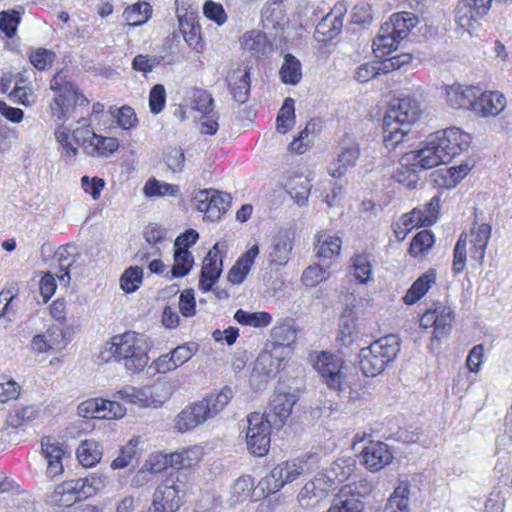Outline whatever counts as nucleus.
Instances as JSON below:
<instances>
[{"label": "nucleus", "mask_w": 512, "mask_h": 512, "mask_svg": "<svg viewBox=\"0 0 512 512\" xmlns=\"http://www.w3.org/2000/svg\"><path fill=\"white\" fill-rule=\"evenodd\" d=\"M471 137L459 128L451 127L430 134L424 146L405 156L406 162L421 169H431L449 163L455 156L467 150Z\"/></svg>", "instance_id": "obj_1"}, {"label": "nucleus", "mask_w": 512, "mask_h": 512, "mask_svg": "<svg viewBox=\"0 0 512 512\" xmlns=\"http://www.w3.org/2000/svg\"><path fill=\"white\" fill-rule=\"evenodd\" d=\"M419 102L413 97L394 99L383 118V142L387 149H395L420 116Z\"/></svg>", "instance_id": "obj_2"}, {"label": "nucleus", "mask_w": 512, "mask_h": 512, "mask_svg": "<svg viewBox=\"0 0 512 512\" xmlns=\"http://www.w3.org/2000/svg\"><path fill=\"white\" fill-rule=\"evenodd\" d=\"M400 351L399 338L395 335L382 337L369 347L362 348L359 354L360 369L367 377L382 373L392 363Z\"/></svg>", "instance_id": "obj_3"}, {"label": "nucleus", "mask_w": 512, "mask_h": 512, "mask_svg": "<svg viewBox=\"0 0 512 512\" xmlns=\"http://www.w3.org/2000/svg\"><path fill=\"white\" fill-rule=\"evenodd\" d=\"M417 24L418 18L410 12L393 14L389 21L381 26L380 33L373 41L374 52L384 55L396 50Z\"/></svg>", "instance_id": "obj_4"}, {"label": "nucleus", "mask_w": 512, "mask_h": 512, "mask_svg": "<svg viewBox=\"0 0 512 512\" xmlns=\"http://www.w3.org/2000/svg\"><path fill=\"white\" fill-rule=\"evenodd\" d=\"M50 88L57 91V95L50 103L51 115L55 121H64L71 117L78 108H86L89 100L71 82H62L59 74L50 82Z\"/></svg>", "instance_id": "obj_5"}, {"label": "nucleus", "mask_w": 512, "mask_h": 512, "mask_svg": "<svg viewBox=\"0 0 512 512\" xmlns=\"http://www.w3.org/2000/svg\"><path fill=\"white\" fill-rule=\"evenodd\" d=\"M95 132L90 128V120L81 116L77 120V127H68L63 123L57 124L54 135L57 143L62 147L63 160L72 164L79 153L76 145L82 147L85 153V145L89 144Z\"/></svg>", "instance_id": "obj_6"}, {"label": "nucleus", "mask_w": 512, "mask_h": 512, "mask_svg": "<svg viewBox=\"0 0 512 512\" xmlns=\"http://www.w3.org/2000/svg\"><path fill=\"white\" fill-rule=\"evenodd\" d=\"M246 441L248 450L256 456H264L270 447L271 421L257 412L247 417Z\"/></svg>", "instance_id": "obj_7"}, {"label": "nucleus", "mask_w": 512, "mask_h": 512, "mask_svg": "<svg viewBox=\"0 0 512 512\" xmlns=\"http://www.w3.org/2000/svg\"><path fill=\"white\" fill-rule=\"evenodd\" d=\"M306 470V462L288 460L276 465L259 483L267 493H276L286 484L296 480Z\"/></svg>", "instance_id": "obj_8"}, {"label": "nucleus", "mask_w": 512, "mask_h": 512, "mask_svg": "<svg viewBox=\"0 0 512 512\" xmlns=\"http://www.w3.org/2000/svg\"><path fill=\"white\" fill-rule=\"evenodd\" d=\"M314 368L325 380L327 386L339 394L350 387L347 375L343 371L342 361L327 352L319 354L314 362Z\"/></svg>", "instance_id": "obj_9"}, {"label": "nucleus", "mask_w": 512, "mask_h": 512, "mask_svg": "<svg viewBox=\"0 0 512 512\" xmlns=\"http://www.w3.org/2000/svg\"><path fill=\"white\" fill-rule=\"evenodd\" d=\"M361 155L360 143L351 134H345L339 142L336 159L331 163L329 174L333 178H341L356 166Z\"/></svg>", "instance_id": "obj_10"}, {"label": "nucleus", "mask_w": 512, "mask_h": 512, "mask_svg": "<svg viewBox=\"0 0 512 512\" xmlns=\"http://www.w3.org/2000/svg\"><path fill=\"white\" fill-rule=\"evenodd\" d=\"M178 477L171 474L154 492L153 506L158 512H176L182 502V485Z\"/></svg>", "instance_id": "obj_11"}, {"label": "nucleus", "mask_w": 512, "mask_h": 512, "mask_svg": "<svg viewBox=\"0 0 512 512\" xmlns=\"http://www.w3.org/2000/svg\"><path fill=\"white\" fill-rule=\"evenodd\" d=\"M294 246L293 233L288 229L279 230L271 239L267 259L271 267H284L290 261Z\"/></svg>", "instance_id": "obj_12"}, {"label": "nucleus", "mask_w": 512, "mask_h": 512, "mask_svg": "<svg viewBox=\"0 0 512 512\" xmlns=\"http://www.w3.org/2000/svg\"><path fill=\"white\" fill-rule=\"evenodd\" d=\"M330 480L321 478L317 473L313 480L308 481L298 494V502L304 509H315L327 498L331 489Z\"/></svg>", "instance_id": "obj_13"}, {"label": "nucleus", "mask_w": 512, "mask_h": 512, "mask_svg": "<svg viewBox=\"0 0 512 512\" xmlns=\"http://www.w3.org/2000/svg\"><path fill=\"white\" fill-rule=\"evenodd\" d=\"M287 357L281 346H273L270 350L265 349L257 357L253 371L261 376L275 377L286 365Z\"/></svg>", "instance_id": "obj_14"}, {"label": "nucleus", "mask_w": 512, "mask_h": 512, "mask_svg": "<svg viewBox=\"0 0 512 512\" xmlns=\"http://www.w3.org/2000/svg\"><path fill=\"white\" fill-rule=\"evenodd\" d=\"M221 244L216 243L203 260L201 269V277L199 280V288L203 292L211 290L216 280L220 277L222 272V258L220 255Z\"/></svg>", "instance_id": "obj_15"}, {"label": "nucleus", "mask_w": 512, "mask_h": 512, "mask_svg": "<svg viewBox=\"0 0 512 512\" xmlns=\"http://www.w3.org/2000/svg\"><path fill=\"white\" fill-rule=\"evenodd\" d=\"M169 396L170 392L165 388V385L157 383L153 386L133 388L130 392V404L156 408L161 406Z\"/></svg>", "instance_id": "obj_16"}, {"label": "nucleus", "mask_w": 512, "mask_h": 512, "mask_svg": "<svg viewBox=\"0 0 512 512\" xmlns=\"http://www.w3.org/2000/svg\"><path fill=\"white\" fill-rule=\"evenodd\" d=\"M342 240L336 234L328 231H319L315 235V251L319 262L329 264L334 262L340 255Z\"/></svg>", "instance_id": "obj_17"}, {"label": "nucleus", "mask_w": 512, "mask_h": 512, "mask_svg": "<svg viewBox=\"0 0 512 512\" xmlns=\"http://www.w3.org/2000/svg\"><path fill=\"white\" fill-rule=\"evenodd\" d=\"M297 402V396L294 393L286 390H276L271 397L268 413L265 415L269 417L274 416L275 425H283L290 417L292 408Z\"/></svg>", "instance_id": "obj_18"}, {"label": "nucleus", "mask_w": 512, "mask_h": 512, "mask_svg": "<svg viewBox=\"0 0 512 512\" xmlns=\"http://www.w3.org/2000/svg\"><path fill=\"white\" fill-rule=\"evenodd\" d=\"M128 332L115 335L100 350L97 356V364L109 363L111 361L124 362L128 366Z\"/></svg>", "instance_id": "obj_19"}, {"label": "nucleus", "mask_w": 512, "mask_h": 512, "mask_svg": "<svg viewBox=\"0 0 512 512\" xmlns=\"http://www.w3.org/2000/svg\"><path fill=\"white\" fill-rule=\"evenodd\" d=\"M444 90L448 106L453 109H470L473 111V104L479 94L478 87L453 84L446 86Z\"/></svg>", "instance_id": "obj_20"}, {"label": "nucleus", "mask_w": 512, "mask_h": 512, "mask_svg": "<svg viewBox=\"0 0 512 512\" xmlns=\"http://www.w3.org/2000/svg\"><path fill=\"white\" fill-rule=\"evenodd\" d=\"M492 228L487 223H475L467 234L470 243V258L479 265L484 263L486 248L491 237Z\"/></svg>", "instance_id": "obj_21"}, {"label": "nucleus", "mask_w": 512, "mask_h": 512, "mask_svg": "<svg viewBox=\"0 0 512 512\" xmlns=\"http://www.w3.org/2000/svg\"><path fill=\"white\" fill-rule=\"evenodd\" d=\"M75 250V246L68 244L65 246H60L54 255V258L57 260L61 272V274H57V278L59 282L64 286L69 285L72 274H77L75 270L81 255Z\"/></svg>", "instance_id": "obj_22"}, {"label": "nucleus", "mask_w": 512, "mask_h": 512, "mask_svg": "<svg viewBox=\"0 0 512 512\" xmlns=\"http://www.w3.org/2000/svg\"><path fill=\"white\" fill-rule=\"evenodd\" d=\"M361 458L362 463L368 470L377 472L388 465L393 456L386 443L371 442L363 449Z\"/></svg>", "instance_id": "obj_23"}, {"label": "nucleus", "mask_w": 512, "mask_h": 512, "mask_svg": "<svg viewBox=\"0 0 512 512\" xmlns=\"http://www.w3.org/2000/svg\"><path fill=\"white\" fill-rule=\"evenodd\" d=\"M505 105L506 100L501 93L479 91L473 104V112L483 117L496 116L505 108Z\"/></svg>", "instance_id": "obj_24"}, {"label": "nucleus", "mask_w": 512, "mask_h": 512, "mask_svg": "<svg viewBox=\"0 0 512 512\" xmlns=\"http://www.w3.org/2000/svg\"><path fill=\"white\" fill-rule=\"evenodd\" d=\"M208 420L201 402L193 403L184 408L176 418V428L179 432H187Z\"/></svg>", "instance_id": "obj_25"}, {"label": "nucleus", "mask_w": 512, "mask_h": 512, "mask_svg": "<svg viewBox=\"0 0 512 512\" xmlns=\"http://www.w3.org/2000/svg\"><path fill=\"white\" fill-rule=\"evenodd\" d=\"M259 246L252 245L244 254H242L228 273V280L233 284L242 283L249 273L255 259L259 255Z\"/></svg>", "instance_id": "obj_26"}, {"label": "nucleus", "mask_w": 512, "mask_h": 512, "mask_svg": "<svg viewBox=\"0 0 512 512\" xmlns=\"http://www.w3.org/2000/svg\"><path fill=\"white\" fill-rule=\"evenodd\" d=\"M355 470V461L348 458H339L333 462L326 472H319L321 478L331 481V489H334L337 484L346 481Z\"/></svg>", "instance_id": "obj_27"}, {"label": "nucleus", "mask_w": 512, "mask_h": 512, "mask_svg": "<svg viewBox=\"0 0 512 512\" xmlns=\"http://www.w3.org/2000/svg\"><path fill=\"white\" fill-rule=\"evenodd\" d=\"M437 271L434 268L428 269L417 278L406 292L403 300L407 305H412L420 300L429 289L436 283Z\"/></svg>", "instance_id": "obj_28"}, {"label": "nucleus", "mask_w": 512, "mask_h": 512, "mask_svg": "<svg viewBox=\"0 0 512 512\" xmlns=\"http://www.w3.org/2000/svg\"><path fill=\"white\" fill-rule=\"evenodd\" d=\"M437 271L434 268L428 269L417 278L406 292L403 300L407 305H412L420 300L429 289L436 283Z\"/></svg>", "instance_id": "obj_29"}, {"label": "nucleus", "mask_w": 512, "mask_h": 512, "mask_svg": "<svg viewBox=\"0 0 512 512\" xmlns=\"http://www.w3.org/2000/svg\"><path fill=\"white\" fill-rule=\"evenodd\" d=\"M343 28L342 15L327 14L316 25L314 38L318 42H326L336 37Z\"/></svg>", "instance_id": "obj_30"}, {"label": "nucleus", "mask_w": 512, "mask_h": 512, "mask_svg": "<svg viewBox=\"0 0 512 512\" xmlns=\"http://www.w3.org/2000/svg\"><path fill=\"white\" fill-rule=\"evenodd\" d=\"M118 146L116 138L104 137L95 133L89 144L85 145V154L92 158H105L113 154Z\"/></svg>", "instance_id": "obj_31"}, {"label": "nucleus", "mask_w": 512, "mask_h": 512, "mask_svg": "<svg viewBox=\"0 0 512 512\" xmlns=\"http://www.w3.org/2000/svg\"><path fill=\"white\" fill-rule=\"evenodd\" d=\"M232 397L233 390L226 386L219 393L211 394L201 400L200 402L203 405L208 420L222 412Z\"/></svg>", "instance_id": "obj_32"}, {"label": "nucleus", "mask_w": 512, "mask_h": 512, "mask_svg": "<svg viewBox=\"0 0 512 512\" xmlns=\"http://www.w3.org/2000/svg\"><path fill=\"white\" fill-rule=\"evenodd\" d=\"M229 86L233 98L239 103H245L248 100L250 91L249 70H234L229 76Z\"/></svg>", "instance_id": "obj_33"}, {"label": "nucleus", "mask_w": 512, "mask_h": 512, "mask_svg": "<svg viewBox=\"0 0 512 512\" xmlns=\"http://www.w3.org/2000/svg\"><path fill=\"white\" fill-rule=\"evenodd\" d=\"M410 488L409 481H401L390 495L383 512H409Z\"/></svg>", "instance_id": "obj_34"}, {"label": "nucleus", "mask_w": 512, "mask_h": 512, "mask_svg": "<svg viewBox=\"0 0 512 512\" xmlns=\"http://www.w3.org/2000/svg\"><path fill=\"white\" fill-rule=\"evenodd\" d=\"M179 28L186 43L193 49L202 48L201 28L192 15H178Z\"/></svg>", "instance_id": "obj_35"}, {"label": "nucleus", "mask_w": 512, "mask_h": 512, "mask_svg": "<svg viewBox=\"0 0 512 512\" xmlns=\"http://www.w3.org/2000/svg\"><path fill=\"white\" fill-rule=\"evenodd\" d=\"M244 50L256 57L265 56L270 51V45L264 33L251 30L246 32L241 41Z\"/></svg>", "instance_id": "obj_36"}, {"label": "nucleus", "mask_w": 512, "mask_h": 512, "mask_svg": "<svg viewBox=\"0 0 512 512\" xmlns=\"http://www.w3.org/2000/svg\"><path fill=\"white\" fill-rule=\"evenodd\" d=\"M131 341L132 345H130V361L136 370H141L147 365L149 361L147 353L150 349V344L144 335L136 333H134V337Z\"/></svg>", "instance_id": "obj_37"}, {"label": "nucleus", "mask_w": 512, "mask_h": 512, "mask_svg": "<svg viewBox=\"0 0 512 512\" xmlns=\"http://www.w3.org/2000/svg\"><path fill=\"white\" fill-rule=\"evenodd\" d=\"M478 16L474 11V5L468 0H461L456 8L455 21L458 27L464 31L472 33L475 30Z\"/></svg>", "instance_id": "obj_38"}, {"label": "nucleus", "mask_w": 512, "mask_h": 512, "mask_svg": "<svg viewBox=\"0 0 512 512\" xmlns=\"http://www.w3.org/2000/svg\"><path fill=\"white\" fill-rule=\"evenodd\" d=\"M102 448L93 439L84 440L77 449V458L83 467H92L101 460Z\"/></svg>", "instance_id": "obj_39"}, {"label": "nucleus", "mask_w": 512, "mask_h": 512, "mask_svg": "<svg viewBox=\"0 0 512 512\" xmlns=\"http://www.w3.org/2000/svg\"><path fill=\"white\" fill-rule=\"evenodd\" d=\"M363 495L349 492V495L342 494L340 498L327 510V512H363Z\"/></svg>", "instance_id": "obj_40"}, {"label": "nucleus", "mask_w": 512, "mask_h": 512, "mask_svg": "<svg viewBox=\"0 0 512 512\" xmlns=\"http://www.w3.org/2000/svg\"><path fill=\"white\" fill-rule=\"evenodd\" d=\"M284 0H269L261 11V20L264 28L276 29L283 20L284 11L282 3Z\"/></svg>", "instance_id": "obj_41"}, {"label": "nucleus", "mask_w": 512, "mask_h": 512, "mask_svg": "<svg viewBox=\"0 0 512 512\" xmlns=\"http://www.w3.org/2000/svg\"><path fill=\"white\" fill-rule=\"evenodd\" d=\"M467 165L454 166L446 170H439L432 174L438 186L451 188L455 186L468 172Z\"/></svg>", "instance_id": "obj_42"}, {"label": "nucleus", "mask_w": 512, "mask_h": 512, "mask_svg": "<svg viewBox=\"0 0 512 512\" xmlns=\"http://www.w3.org/2000/svg\"><path fill=\"white\" fill-rule=\"evenodd\" d=\"M234 319L241 325L254 328H263L272 322V316L267 312H249L243 309H238L235 312Z\"/></svg>", "instance_id": "obj_43"}, {"label": "nucleus", "mask_w": 512, "mask_h": 512, "mask_svg": "<svg viewBox=\"0 0 512 512\" xmlns=\"http://www.w3.org/2000/svg\"><path fill=\"white\" fill-rule=\"evenodd\" d=\"M143 193L147 197H177L180 194V188L178 185L151 178L145 183Z\"/></svg>", "instance_id": "obj_44"}, {"label": "nucleus", "mask_w": 512, "mask_h": 512, "mask_svg": "<svg viewBox=\"0 0 512 512\" xmlns=\"http://www.w3.org/2000/svg\"><path fill=\"white\" fill-rule=\"evenodd\" d=\"M174 262L175 263L170 271L171 278H180L190 272L194 260L189 250L175 247Z\"/></svg>", "instance_id": "obj_45"}, {"label": "nucleus", "mask_w": 512, "mask_h": 512, "mask_svg": "<svg viewBox=\"0 0 512 512\" xmlns=\"http://www.w3.org/2000/svg\"><path fill=\"white\" fill-rule=\"evenodd\" d=\"M254 489L253 478L249 475L241 476L236 479L231 486L230 501L233 504L241 503L251 497Z\"/></svg>", "instance_id": "obj_46"}, {"label": "nucleus", "mask_w": 512, "mask_h": 512, "mask_svg": "<svg viewBox=\"0 0 512 512\" xmlns=\"http://www.w3.org/2000/svg\"><path fill=\"white\" fill-rule=\"evenodd\" d=\"M434 242V235L430 231H420L413 237L409 253L413 257H425L434 245Z\"/></svg>", "instance_id": "obj_47"}, {"label": "nucleus", "mask_w": 512, "mask_h": 512, "mask_svg": "<svg viewBox=\"0 0 512 512\" xmlns=\"http://www.w3.org/2000/svg\"><path fill=\"white\" fill-rule=\"evenodd\" d=\"M453 321V312L447 306H437V321L433 329V339L441 340L446 337L451 330Z\"/></svg>", "instance_id": "obj_48"}, {"label": "nucleus", "mask_w": 512, "mask_h": 512, "mask_svg": "<svg viewBox=\"0 0 512 512\" xmlns=\"http://www.w3.org/2000/svg\"><path fill=\"white\" fill-rule=\"evenodd\" d=\"M271 337L273 339L272 347H283L284 353L288 356L289 347L296 339V331L288 324H281L273 328Z\"/></svg>", "instance_id": "obj_49"}, {"label": "nucleus", "mask_w": 512, "mask_h": 512, "mask_svg": "<svg viewBox=\"0 0 512 512\" xmlns=\"http://www.w3.org/2000/svg\"><path fill=\"white\" fill-rule=\"evenodd\" d=\"M279 73L285 84H297L302 77L301 64L299 60L291 54H287Z\"/></svg>", "instance_id": "obj_50"}, {"label": "nucleus", "mask_w": 512, "mask_h": 512, "mask_svg": "<svg viewBox=\"0 0 512 512\" xmlns=\"http://www.w3.org/2000/svg\"><path fill=\"white\" fill-rule=\"evenodd\" d=\"M295 124L294 100L286 98L276 119V128L279 133H287Z\"/></svg>", "instance_id": "obj_51"}, {"label": "nucleus", "mask_w": 512, "mask_h": 512, "mask_svg": "<svg viewBox=\"0 0 512 512\" xmlns=\"http://www.w3.org/2000/svg\"><path fill=\"white\" fill-rule=\"evenodd\" d=\"M351 267L354 277L363 284L373 280L372 265L364 254H357L351 258Z\"/></svg>", "instance_id": "obj_52"}, {"label": "nucleus", "mask_w": 512, "mask_h": 512, "mask_svg": "<svg viewBox=\"0 0 512 512\" xmlns=\"http://www.w3.org/2000/svg\"><path fill=\"white\" fill-rule=\"evenodd\" d=\"M231 198L227 193L212 190L211 204H209L208 220L216 221L227 211Z\"/></svg>", "instance_id": "obj_53"}, {"label": "nucleus", "mask_w": 512, "mask_h": 512, "mask_svg": "<svg viewBox=\"0 0 512 512\" xmlns=\"http://www.w3.org/2000/svg\"><path fill=\"white\" fill-rule=\"evenodd\" d=\"M103 411H105V400L101 398L87 399L77 407L78 415L87 419H103Z\"/></svg>", "instance_id": "obj_54"}, {"label": "nucleus", "mask_w": 512, "mask_h": 512, "mask_svg": "<svg viewBox=\"0 0 512 512\" xmlns=\"http://www.w3.org/2000/svg\"><path fill=\"white\" fill-rule=\"evenodd\" d=\"M312 185L306 178L299 177L290 183L289 194L294 202L300 206L308 201Z\"/></svg>", "instance_id": "obj_55"}, {"label": "nucleus", "mask_w": 512, "mask_h": 512, "mask_svg": "<svg viewBox=\"0 0 512 512\" xmlns=\"http://www.w3.org/2000/svg\"><path fill=\"white\" fill-rule=\"evenodd\" d=\"M170 463L171 467H175L177 469L188 468L195 465L199 460L198 450L195 448L192 449H183L181 451H177L170 454Z\"/></svg>", "instance_id": "obj_56"}, {"label": "nucleus", "mask_w": 512, "mask_h": 512, "mask_svg": "<svg viewBox=\"0 0 512 512\" xmlns=\"http://www.w3.org/2000/svg\"><path fill=\"white\" fill-rule=\"evenodd\" d=\"M20 22L21 15L18 11L11 9L0 12V30L6 37L12 38L15 36Z\"/></svg>", "instance_id": "obj_57"}, {"label": "nucleus", "mask_w": 512, "mask_h": 512, "mask_svg": "<svg viewBox=\"0 0 512 512\" xmlns=\"http://www.w3.org/2000/svg\"><path fill=\"white\" fill-rule=\"evenodd\" d=\"M321 263L311 265L304 270L302 281L306 286L314 287L330 277L328 269Z\"/></svg>", "instance_id": "obj_58"}, {"label": "nucleus", "mask_w": 512, "mask_h": 512, "mask_svg": "<svg viewBox=\"0 0 512 512\" xmlns=\"http://www.w3.org/2000/svg\"><path fill=\"white\" fill-rule=\"evenodd\" d=\"M72 490V482L65 481L57 485L51 495L52 501L60 506H71L77 501L76 496Z\"/></svg>", "instance_id": "obj_59"}, {"label": "nucleus", "mask_w": 512, "mask_h": 512, "mask_svg": "<svg viewBox=\"0 0 512 512\" xmlns=\"http://www.w3.org/2000/svg\"><path fill=\"white\" fill-rule=\"evenodd\" d=\"M55 59V52L46 48H37L29 55L31 64L40 71L49 69L53 65Z\"/></svg>", "instance_id": "obj_60"}, {"label": "nucleus", "mask_w": 512, "mask_h": 512, "mask_svg": "<svg viewBox=\"0 0 512 512\" xmlns=\"http://www.w3.org/2000/svg\"><path fill=\"white\" fill-rule=\"evenodd\" d=\"M467 240L466 233H462L454 247V258L452 268L454 273L460 274L464 271L467 261Z\"/></svg>", "instance_id": "obj_61"}, {"label": "nucleus", "mask_w": 512, "mask_h": 512, "mask_svg": "<svg viewBox=\"0 0 512 512\" xmlns=\"http://www.w3.org/2000/svg\"><path fill=\"white\" fill-rule=\"evenodd\" d=\"M152 16V7L148 2H137L130 6V28L141 26Z\"/></svg>", "instance_id": "obj_62"}, {"label": "nucleus", "mask_w": 512, "mask_h": 512, "mask_svg": "<svg viewBox=\"0 0 512 512\" xmlns=\"http://www.w3.org/2000/svg\"><path fill=\"white\" fill-rule=\"evenodd\" d=\"M163 161L173 173H180L185 165V154L180 147H170L164 152Z\"/></svg>", "instance_id": "obj_63"}, {"label": "nucleus", "mask_w": 512, "mask_h": 512, "mask_svg": "<svg viewBox=\"0 0 512 512\" xmlns=\"http://www.w3.org/2000/svg\"><path fill=\"white\" fill-rule=\"evenodd\" d=\"M315 124L308 122L305 128L299 133L289 145V149L297 154L304 153L312 142L311 134L314 132Z\"/></svg>", "instance_id": "obj_64"}]
</instances>
